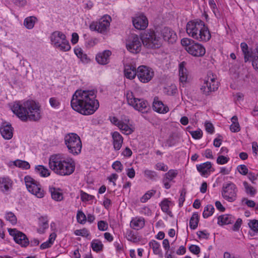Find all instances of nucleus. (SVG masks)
<instances>
[{
	"mask_svg": "<svg viewBox=\"0 0 258 258\" xmlns=\"http://www.w3.org/2000/svg\"><path fill=\"white\" fill-rule=\"evenodd\" d=\"M97 93L94 89L77 90L72 97V108L84 115L93 114L99 107V101L96 99Z\"/></svg>",
	"mask_w": 258,
	"mask_h": 258,
	"instance_id": "f257e3e1",
	"label": "nucleus"
},
{
	"mask_svg": "<svg viewBox=\"0 0 258 258\" xmlns=\"http://www.w3.org/2000/svg\"><path fill=\"white\" fill-rule=\"evenodd\" d=\"M13 112L22 121H37L41 117L40 106L34 100L14 103L11 107Z\"/></svg>",
	"mask_w": 258,
	"mask_h": 258,
	"instance_id": "f03ea898",
	"label": "nucleus"
},
{
	"mask_svg": "<svg viewBox=\"0 0 258 258\" xmlns=\"http://www.w3.org/2000/svg\"><path fill=\"white\" fill-rule=\"evenodd\" d=\"M49 167L56 174L69 175L75 171V163L72 158L65 159L60 154H54L49 157Z\"/></svg>",
	"mask_w": 258,
	"mask_h": 258,
	"instance_id": "7ed1b4c3",
	"label": "nucleus"
},
{
	"mask_svg": "<svg viewBox=\"0 0 258 258\" xmlns=\"http://www.w3.org/2000/svg\"><path fill=\"white\" fill-rule=\"evenodd\" d=\"M186 31L189 36L199 41L207 42L211 38L208 27L201 20L189 21L186 24Z\"/></svg>",
	"mask_w": 258,
	"mask_h": 258,
	"instance_id": "20e7f679",
	"label": "nucleus"
},
{
	"mask_svg": "<svg viewBox=\"0 0 258 258\" xmlns=\"http://www.w3.org/2000/svg\"><path fill=\"white\" fill-rule=\"evenodd\" d=\"M64 142L69 152L74 155L80 154L82 149V142L79 136L75 133L66 135Z\"/></svg>",
	"mask_w": 258,
	"mask_h": 258,
	"instance_id": "39448f33",
	"label": "nucleus"
},
{
	"mask_svg": "<svg viewBox=\"0 0 258 258\" xmlns=\"http://www.w3.org/2000/svg\"><path fill=\"white\" fill-rule=\"evenodd\" d=\"M50 41L54 46L62 51L71 49V45L64 34L59 31L53 32L50 35Z\"/></svg>",
	"mask_w": 258,
	"mask_h": 258,
	"instance_id": "423d86ee",
	"label": "nucleus"
},
{
	"mask_svg": "<svg viewBox=\"0 0 258 258\" xmlns=\"http://www.w3.org/2000/svg\"><path fill=\"white\" fill-rule=\"evenodd\" d=\"M181 43L185 47L186 50L194 56H202L206 53L205 48L202 44L195 42L189 38H183L181 40Z\"/></svg>",
	"mask_w": 258,
	"mask_h": 258,
	"instance_id": "0eeeda50",
	"label": "nucleus"
},
{
	"mask_svg": "<svg viewBox=\"0 0 258 258\" xmlns=\"http://www.w3.org/2000/svg\"><path fill=\"white\" fill-rule=\"evenodd\" d=\"M125 94L127 103L142 113L148 112L150 106L147 100L136 98L133 93L130 91H127Z\"/></svg>",
	"mask_w": 258,
	"mask_h": 258,
	"instance_id": "6e6552de",
	"label": "nucleus"
},
{
	"mask_svg": "<svg viewBox=\"0 0 258 258\" xmlns=\"http://www.w3.org/2000/svg\"><path fill=\"white\" fill-rule=\"evenodd\" d=\"M162 42L161 37L154 31H147L143 35L142 43L148 48H159L162 45Z\"/></svg>",
	"mask_w": 258,
	"mask_h": 258,
	"instance_id": "1a4fd4ad",
	"label": "nucleus"
},
{
	"mask_svg": "<svg viewBox=\"0 0 258 258\" xmlns=\"http://www.w3.org/2000/svg\"><path fill=\"white\" fill-rule=\"evenodd\" d=\"M218 88V83L216 77L212 72H209L204 81L200 90L206 95L211 92L215 91Z\"/></svg>",
	"mask_w": 258,
	"mask_h": 258,
	"instance_id": "9d476101",
	"label": "nucleus"
},
{
	"mask_svg": "<svg viewBox=\"0 0 258 258\" xmlns=\"http://www.w3.org/2000/svg\"><path fill=\"white\" fill-rule=\"evenodd\" d=\"M24 180L26 187L29 192L38 198H42L44 196V191L37 181L30 176H25Z\"/></svg>",
	"mask_w": 258,
	"mask_h": 258,
	"instance_id": "9b49d317",
	"label": "nucleus"
},
{
	"mask_svg": "<svg viewBox=\"0 0 258 258\" xmlns=\"http://www.w3.org/2000/svg\"><path fill=\"white\" fill-rule=\"evenodd\" d=\"M237 188L236 185L232 182L223 184L221 195L222 197L229 202L235 201L237 197Z\"/></svg>",
	"mask_w": 258,
	"mask_h": 258,
	"instance_id": "f8f14e48",
	"label": "nucleus"
},
{
	"mask_svg": "<svg viewBox=\"0 0 258 258\" xmlns=\"http://www.w3.org/2000/svg\"><path fill=\"white\" fill-rule=\"evenodd\" d=\"M111 17L109 16L103 17L99 22H93L89 26L92 31H97L101 34H105L109 26Z\"/></svg>",
	"mask_w": 258,
	"mask_h": 258,
	"instance_id": "ddd939ff",
	"label": "nucleus"
},
{
	"mask_svg": "<svg viewBox=\"0 0 258 258\" xmlns=\"http://www.w3.org/2000/svg\"><path fill=\"white\" fill-rule=\"evenodd\" d=\"M142 39L136 34H132L126 43L127 50L133 53H138L141 50Z\"/></svg>",
	"mask_w": 258,
	"mask_h": 258,
	"instance_id": "4468645a",
	"label": "nucleus"
},
{
	"mask_svg": "<svg viewBox=\"0 0 258 258\" xmlns=\"http://www.w3.org/2000/svg\"><path fill=\"white\" fill-rule=\"evenodd\" d=\"M154 76L153 69L146 66H141L137 69V77L142 83H147L150 81Z\"/></svg>",
	"mask_w": 258,
	"mask_h": 258,
	"instance_id": "2eb2a0df",
	"label": "nucleus"
},
{
	"mask_svg": "<svg viewBox=\"0 0 258 258\" xmlns=\"http://www.w3.org/2000/svg\"><path fill=\"white\" fill-rule=\"evenodd\" d=\"M10 235L13 237L15 241L22 247H26L29 244V240L26 235L16 229H8Z\"/></svg>",
	"mask_w": 258,
	"mask_h": 258,
	"instance_id": "dca6fc26",
	"label": "nucleus"
},
{
	"mask_svg": "<svg viewBox=\"0 0 258 258\" xmlns=\"http://www.w3.org/2000/svg\"><path fill=\"white\" fill-rule=\"evenodd\" d=\"M109 120L111 123L118 127V129H132V124L130 120L127 117H122L119 120L115 116L109 117Z\"/></svg>",
	"mask_w": 258,
	"mask_h": 258,
	"instance_id": "f3484780",
	"label": "nucleus"
},
{
	"mask_svg": "<svg viewBox=\"0 0 258 258\" xmlns=\"http://www.w3.org/2000/svg\"><path fill=\"white\" fill-rule=\"evenodd\" d=\"M13 182L8 176L0 177V191L5 195L9 194L13 189Z\"/></svg>",
	"mask_w": 258,
	"mask_h": 258,
	"instance_id": "a211bd4d",
	"label": "nucleus"
},
{
	"mask_svg": "<svg viewBox=\"0 0 258 258\" xmlns=\"http://www.w3.org/2000/svg\"><path fill=\"white\" fill-rule=\"evenodd\" d=\"M134 27L138 30L145 29L148 25V21L146 16L141 15L133 19Z\"/></svg>",
	"mask_w": 258,
	"mask_h": 258,
	"instance_id": "6ab92c4d",
	"label": "nucleus"
},
{
	"mask_svg": "<svg viewBox=\"0 0 258 258\" xmlns=\"http://www.w3.org/2000/svg\"><path fill=\"white\" fill-rule=\"evenodd\" d=\"M163 39L169 43H173L176 41L177 35L171 29L168 27L164 28L161 31Z\"/></svg>",
	"mask_w": 258,
	"mask_h": 258,
	"instance_id": "aec40b11",
	"label": "nucleus"
},
{
	"mask_svg": "<svg viewBox=\"0 0 258 258\" xmlns=\"http://www.w3.org/2000/svg\"><path fill=\"white\" fill-rule=\"evenodd\" d=\"M124 73L126 78L129 79H133L137 76V70L134 65L132 64H124Z\"/></svg>",
	"mask_w": 258,
	"mask_h": 258,
	"instance_id": "412c9836",
	"label": "nucleus"
},
{
	"mask_svg": "<svg viewBox=\"0 0 258 258\" xmlns=\"http://www.w3.org/2000/svg\"><path fill=\"white\" fill-rule=\"evenodd\" d=\"M111 136L112 138V144L114 150H119L123 144V137L117 132L112 133Z\"/></svg>",
	"mask_w": 258,
	"mask_h": 258,
	"instance_id": "4be33fe9",
	"label": "nucleus"
},
{
	"mask_svg": "<svg viewBox=\"0 0 258 258\" xmlns=\"http://www.w3.org/2000/svg\"><path fill=\"white\" fill-rule=\"evenodd\" d=\"M111 54V52L110 50H104L103 52L99 53L96 55V60L100 64H106L109 62V56Z\"/></svg>",
	"mask_w": 258,
	"mask_h": 258,
	"instance_id": "5701e85b",
	"label": "nucleus"
},
{
	"mask_svg": "<svg viewBox=\"0 0 258 258\" xmlns=\"http://www.w3.org/2000/svg\"><path fill=\"white\" fill-rule=\"evenodd\" d=\"M153 108L155 111L161 113H165L169 110L168 107L165 106L162 101L159 100L157 97L154 98Z\"/></svg>",
	"mask_w": 258,
	"mask_h": 258,
	"instance_id": "b1692460",
	"label": "nucleus"
},
{
	"mask_svg": "<svg viewBox=\"0 0 258 258\" xmlns=\"http://www.w3.org/2000/svg\"><path fill=\"white\" fill-rule=\"evenodd\" d=\"M185 62H181L179 65V80L183 84L187 82L188 74L187 69L185 67Z\"/></svg>",
	"mask_w": 258,
	"mask_h": 258,
	"instance_id": "393cba45",
	"label": "nucleus"
},
{
	"mask_svg": "<svg viewBox=\"0 0 258 258\" xmlns=\"http://www.w3.org/2000/svg\"><path fill=\"white\" fill-rule=\"evenodd\" d=\"M212 167L210 162H206L201 164L197 165V168L202 176L209 175L210 173V169Z\"/></svg>",
	"mask_w": 258,
	"mask_h": 258,
	"instance_id": "a878e982",
	"label": "nucleus"
},
{
	"mask_svg": "<svg viewBox=\"0 0 258 258\" xmlns=\"http://www.w3.org/2000/svg\"><path fill=\"white\" fill-rule=\"evenodd\" d=\"M180 140V137L177 132L172 133L169 137L166 142V145L168 147H172L178 143Z\"/></svg>",
	"mask_w": 258,
	"mask_h": 258,
	"instance_id": "bb28decb",
	"label": "nucleus"
},
{
	"mask_svg": "<svg viewBox=\"0 0 258 258\" xmlns=\"http://www.w3.org/2000/svg\"><path fill=\"white\" fill-rule=\"evenodd\" d=\"M250 230L248 234L251 236H254L258 234V220L255 219L250 220L248 223Z\"/></svg>",
	"mask_w": 258,
	"mask_h": 258,
	"instance_id": "cd10ccee",
	"label": "nucleus"
},
{
	"mask_svg": "<svg viewBox=\"0 0 258 258\" xmlns=\"http://www.w3.org/2000/svg\"><path fill=\"white\" fill-rule=\"evenodd\" d=\"M234 218L231 215H223L218 218V224L220 225L231 224Z\"/></svg>",
	"mask_w": 258,
	"mask_h": 258,
	"instance_id": "c85d7f7f",
	"label": "nucleus"
},
{
	"mask_svg": "<svg viewBox=\"0 0 258 258\" xmlns=\"http://www.w3.org/2000/svg\"><path fill=\"white\" fill-rule=\"evenodd\" d=\"M39 228L37 231L39 233H43L46 229L48 228V222L47 216H41L39 218Z\"/></svg>",
	"mask_w": 258,
	"mask_h": 258,
	"instance_id": "c756f323",
	"label": "nucleus"
},
{
	"mask_svg": "<svg viewBox=\"0 0 258 258\" xmlns=\"http://www.w3.org/2000/svg\"><path fill=\"white\" fill-rule=\"evenodd\" d=\"M49 190L51 194L52 199L54 200L60 201L63 199V195L59 191V188H56L54 187H49Z\"/></svg>",
	"mask_w": 258,
	"mask_h": 258,
	"instance_id": "7c9ffc66",
	"label": "nucleus"
},
{
	"mask_svg": "<svg viewBox=\"0 0 258 258\" xmlns=\"http://www.w3.org/2000/svg\"><path fill=\"white\" fill-rule=\"evenodd\" d=\"M130 225L134 229H141L145 225L144 219L142 218H134L131 221Z\"/></svg>",
	"mask_w": 258,
	"mask_h": 258,
	"instance_id": "2f4dec72",
	"label": "nucleus"
},
{
	"mask_svg": "<svg viewBox=\"0 0 258 258\" xmlns=\"http://www.w3.org/2000/svg\"><path fill=\"white\" fill-rule=\"evenodd\" d=\"M37 21V18L34 16L28 17L24 19V25L28 29H32Z\"/></svg>",
	"mask_w": 258,
	"mask_h": 258,
	"instance_id": "473e14b6",
	"label": "nucleus"
},
{
	"mask_svg": "<svg viewBox=\"0 0 258 258\" xmlns=\"http://www.w3.org/2000/svg\"><path fill=\"white\" fill-rule=\"evenodd\" d=\"M199 222V217L198 213L195 212L192 214L189 223V226L190 229H196L198 226Z\"/></svg>",
	"mask_w": 258,
	"mask_h": 258,
	"instance_id": "72a5a7b5",
	"label": "nucleus"
},
{
	"mask_svg": "<svg viewBox=\"0 0 258 258\" xmlns=\"http://www.w3.org/2000/svg\"><path fill=\"white\" fill-rule=\"evenodd\" d=\"M149 246L153 249L154 254L162 255L160 244L158 242L155 240H152L149 242Z\"/></svg>",
	"mask_w": 258,
	"mask_h": 258,
	"instance_id": "f704fd0d",
	"label": "nucleus"
},
{
	"mask_svg": "<svg viewBox=\"0 0 258 258\" xmlns=\"http://www.w3.org/2000/svg\"><path fill=\"white\" fill-rule=\"evenodd\" d=\"M35 170L40 176L47 177L50 175L49 170L43 165H38L35 167Z\"/></svg>",
	"mask_w": 258,
	"mask_h": 258,
	"instance_id": "c9c22d12",
	"label": "nucleus"
},
{
	"mask_svg": "<svg viewBox=\"0 0 258 258\" xmlns=\"http://www.w3.org/2000/svg\"><path fill=\"white\" fill-rule=\"evenodd\" d=\"M103 245L99 240L95 239L91 242V247L92 249L96 252L101 251L103 249Z\"/></svg>",
	"mask_w": 258,
	"mask_h": 258,
	"instance_id": "e433bc0d",
	"label": "nucleus"
},
{
	"mask_svg": "<svg viewBox=\"0 0 258 258\" xmlns=\"http://www.w3.org/2000/svg\"><path fill=\"white\" fill-rule=\"evenodd\" d=\"M241 50L243 53L245 61H247L251 56L250 52L248 51L247 44L245 42L240 44Z\"/></svg>",
	"mask_w": 258,
	"mask_h": 258,
	"instance_id": "4c0bfd02",
	"label": "nucleus"
},
{
	"mask_svg": "<svg viewBox=\"0 0 258 258\" xmlns=\"http://www.w3.org/2000/svg\"><path fill=\"white\" fill-rule=\"evenodd\" d=\"M215 211V209L213 205H207L204 209V211L203 213V216L204 218H207L209 217L212 215L214 212Z\"/></svg>",
	"mask_w": 258,
	"mask_h": 258,
	"instance_id": "58836bf2",
	"label": "nucleus"
},
{
	"mask_svg": "<svg viewBox=\"0 0 258 258\" xmlns=\"http://www.w3.org/2000/svg\"><path fill=\"white\" fill-rule=\"evenodd\" d=\"M14 165L23 169H28L30 167V165L28 162L21 160L15 161L14 162Z\"/></svg>",
	"mask_w": 258,
	"mask_h": 258,
	"instance_id": "ea45409f",
	"label": "nucleus"
},
{
	"mask_svg": "<svg viewBox=\"0 0 258 258\" xmlns=\"http://www.w3.org/2000/svg\"><path fill=\"white\" fill-rule=\"evenodd\" d=\"M177 172L176 170L171 169L164 174L163 178L166 179L167 180L169 181H171L177 176Z\"/></svg>",
	"mask_w": 258,
	"mask_h": 258,
	"instance_id": "a19ab883",
	"label": "nucleus"
},
{
	"mask_svg": "<svg viewBox=\"0 0 258 258\" xmlns=\"http://www.w3.org/2000/svg\"><path fill=\"white\" fill-rule=\"evenodd\" d=\"M170 201H169L168 199H164L162 201L160 204V206L161 207V209L163 212L168 213V212H170L169 210V203H170Z\"/></svg>",
	"mask_w": 258,
	"mask_h": 258,
	"instance_id": "79ce46f5",
	"label": "nucleus"
},
{
	"mask_svg": "<svg viewBox=\"0 0 258 258\" xmlns=\"http://www.w3.org/2000/svg\"><path fill=\"white\" fill-rule=\"evenodd\" d=\"M156 193V190L152 189L148 191L144 196L141 198V202L142 203H146L149 200L152 196Z\"/></svg>",
	"mask_w": 258,
	"mask_h": 258,
	"instance_id": "37998d69",
	"label": "nucleus"
},
{
	"mask_svg": "<svg viewBox=\"0 0 258 258\" xmlns=\"http://www.w3.org/2000/svg\"><path fill=\"white\" fill-rule=\"evenodd\" d=\"M144 175L151 180H155L157 177V173L153 170L146 169L144 172Z\"/></svg>",
	"mask_w": 258,
	"mask_h": 258,
	"instance_id": "c03bdc74",
	"label": "nucleus"
},
{
	"mask_svg": "<svg viewBox=\"0 0 258 258\" xmlns=\"http://www.w3.org/2000/svg\"><path fill=\"white\" fill-rule=\"evenodd\" d=\"M243 185L245 189L246 192L247 194H249L251 196H253L255 194V189H254L252 186L250 185L247 182L244 181L243 182Z\"/></svg>",
	"mask_w": 258,
	"mask_h": 258,
	"instance_id": "a18cd8bd",
	"label": "nucleus"
},
{
	"mask_svg": "<svg viewBox=\"0 0 258 258\" xmlns=\"http://www.w3.org/2000/svg\"><path fill=\"white\" fill-rule=\"evenodd\" d=\"M209 5L215 16L218 18L220 16V14L215 1L214 0H209Z\"/></svg>",
	"mask_w": 258,
	"mask_h": 258,
	"instance_id": "49530a36",
	"label": "nucleus"
},
{
	"mask_svg": "<svg viewBox=\"0 0 258 258\" xmlns=\"http://www.w3.org/2000/svg\"><path fill=\"white\" fill-rule=\"evenodd\" d=\"M49 102L51 107L53 108H58L60 106V101L56 97H51Z\"/></svg>",
	"mask_w": 258,
	"mask_h": 258,
	"instance_id": "de8ad7c7",
	"label": "nucleus"
},
{
	"mask_svg": "<svg viewBox=\"0 0 258 258\" xmlns=\"http://www.w3.org/2000/svg\"><path fill=\"white\" fill-rule=\"evenodd\" d=\"M6 219L10 221L13 225L17 223V219L15 214L12 212H7L6 215Z\"/></svg>",
	"mask_w": 258,
	"mask_h": 258,
	"instance_id": "09e8293b",
	"label": "nucleus"
},
{
	"mask_svg": "<svg viewBox=\"0 0 258 258\" xmlns=\"http://www.w3.org/2000/svg\"><path fill=\"white\" fill-rule=\"evenodd\" d=\"M188 132L192 137L196 140L200 139L203 137L202 130H188Z\"/></svg>",
	"mask_w": 258,
	"mask_h": 258,
	"instance_id": "8fccbe9b",
	"label": "nucleus"
},
{
	"mask_svg": "<svg viewBox=\"0 0 258 258\" xmlns=\"http://www.w3.org/2000/svg\"><path fill=\"white\" fill-rule=\"evenodd\" d=\"M165 90V93L168 95L172 96L176 94L177 89L175 86L174 85H171L170 86H168L164 89Z\"/></svg>",
	"mask_w": 258,
	"mask_h": 258,
	"instance_id": "3c124183",
	"label": "nucleus"
},
{
	"mask_svg": "<svg viewBox=\"0 0 258 258\" xmlns=\"http://www.w3.org/2000/svg\"><path fill=\"white\" fill-rule=\"evenodd\" d=\"M77 219L79 223L84 224L87 220V217L82 211H78L77 214Z\"/></svg>",
	"mask_w": 258,
	"mask_h": 258,
	"instance_id": "603ef678",
	"label": "nucleus"
},
{
	"mask_svg": "<svg viewBox=\"0 0 258 258\" xmlns=\"http://www.w3.org/2000/svg\"><path fill=\"white\" fill-rule=\"evenodd\" d=\"M13 130H0L2 137L6 140L11 139L13 136Z\"/></svg>",
	"mask_w": 258,
	"mask_h": 258,
	"instance_id": "864d4df0",
	"label": "nucleus"
},
{
	"mask_svg": "<svg viewBox=\"0 0 258 258\" xmlns=\"http://www.w3.org/2000/svg\"><path fill=\"white\" fill-rule=\"evenodd\" d=\"M76 235L81 236L83 237H88L89 235V232L88 230L86 228H83L80 230H76L74 232Z\"/></svg>",
	"mask_w": 258,
	"mask_h": 258,
	"instance_id": "5fc2aeb1",
	"label": "nucleus"
},
{
	"mask_svg": "<svg viewBox=\"0 0 258 258\" xmlns=\"http://www.w3.org/2000/svg\"><path fill=\"white\" fill-rule=\"evenodd\" d=\"M112 167L117 172H121L123 168L121 163L119 161H116L113 163Z\"/></svg>",
	"mask_w": 258,
	"mask_h": 258,
	"instance_id": "6e6d98bb",
	"label": "nucleus"
},
{
	"mask_svg": "<svg viewBox=\"0 0 258 258\" xmlns=\"http://www.w3.org/2000/svg\"><path fill=\"white\" fill-rule=\"evenodd\" d=\"M81 199L83 202L89 201L93 200L94 198V196L89 195L85 192L83 191H81Z\"/></svg>",
	"mask_w": 258,
	"mask_h": 258,
	"instance_id": "4d7b16f0",
	"label": "nucleus"
},
{
	"mask_svg": "<svg viewBox=\"0 0 258 258\" xmlns=\"http://www.w3.org/2000/svg\"><path fill=\"white\" fill-rule=\"evenodd\" d=\"M231 122L232 124L230 125V129H239L240 126L236 116H233L231 118Z\"/></svg>",
	"mask_w": 258,
	"mask_h": 258,
	"instance_id": "13d9d810",
	"label": "nucleus"
},
{
	"mask_svg": "<svg viewBox=\"0 0 258 258\" xmlns=\"http://www.w3.org/2000/svg\"><path fill=\"white\" fill-rule=\"evenodd\" d=\"M98 228L100 231H106L108 229V224L106 221H100L98 222Z\"/></svg>",
	"mask_w": 258,
	"mask_h": 258,
	"instance_id": "bf43d9fd",
	"label": "nucleus"
},
{
	"mask_svg": "<svg viewBox=\"0 0 258 258\" xmlns=\"http://www.w3.org/2000/svg\"><path fill=\"white\" fill-rule=\"evenodd\" d=\"M237 170L242 175H246L248 174V169L245 165H240L237 166Z\"/></svg>",
	"mask_w": 258,
	"mask_h": 258,
	"instance_id": "052dcab7",
	"label": "nucleus"
},
{
	"mask_svg": "<svg viewBox=\"0 0 258 258\" xmlns=\"http://www.w3.org/2000/svg\"><path fill=\"white\" fill-rule=\"evenodd\" d=\"M229 160V158L225 156L221 155L219 156L217 159V163L218 164H224L227 163Z\"/></svg>",
	"mask_w": 258,
	"mask_h": 258,
	"instance_id": "680f3d73",
	"label": "nucleus"
},
{
	"mask_svg": "<svg viewBox=\"0 0 258 258\" xmlns=\"http://www.w3.org/2000/svg\"><path fill=\"white\" fill-rule=\"evenodd\" d=\"M155 168L157 170L163 171H166L168 169V166L161 162L157 163L155 165Z\"/></svg>",
	"mask_w": 258,
	"mask_h": 258,
	"instance_id": "e2e57ef3",
	"label": "nucleus"
},
{
	"mask_svg": "<svg viewBox=\"0 0 258 258\" xmlns=\"http://www.w3.org/2000/svg\"><path fill=\"white\" fill-rule=\"evenodd\" d=\"M197 235L199 238H203L207 239L209 238L210 234L206 232V231H199L197 233Z\"/></svg>",
	"mask_w": 258,
	"mask_h": 258,
	"instance_id": "0e129e2a",
	"label": "nucleus"
},
{
	"mask_svg": "<svg viewBox=\"0 0 258 258\" xmlns=\"http://www.w3.org/2000/svg\"><path fill=\"white\" fill-rule=\"evenodd\" d=\"M97 42L98 40L96 38L89 39L86 42V45L87 47H92L96 45Z\"/></svg>",
	"mask_w": 258,
	"mask_h": 258,
	"instance_id": "69168bd1",
	"label": "nucleus"
},
{
	"mask_svg": "<svg viewBox=\"0 0 258 258\" xmlns=\"http://www.w3.org/2000/svg\"><path fill=\"white\" fill-rule=\"evenodd\" d=\"M252 64L253 67L258 72V53L255 54L252 56Z\"/></svg>",
	"mask_w": 258,
	"mask_h": 258,
	"instance_id": "338daca9",
	"label": "nucleus"
},
{
	"mask_svg": "<svg viewBox=\"0 0 258 258\" xmlns=\"http://www.w3.org/2000/svg\"><path fill=\"white\" fill-rule=\"evenodd\" d=\"M189 251L195 254H198L200 252V248L198 245H191L189 247Z\"/></svg>",
	"mask_w": 258,
	"mask_h": 258,
	"instance_id": "774afa93",
	"label": "nucleus"
}]
</instances>
